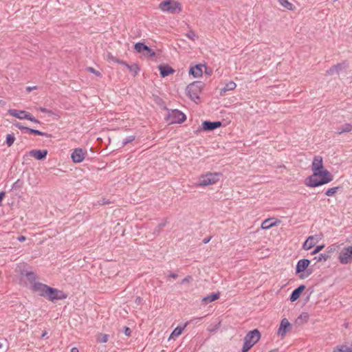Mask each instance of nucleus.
I'll return each instance as SVG.
<instances>
[{
  "mask_svg": "<svg viewBox=\"0 0 352 352\" xmlns=\"http://www.w3.org/2000/svg\"><path fill=\"white\" fill-rule=\"evenodd\" d=\"M332 180V175L324 168L318 171L313 172L312 175L305 179V184L308 187L314 188L328 184Z\"/></svg>",
  "mask_w": 352,
  "mask_h": 352,
  "instance_id": "obj_1",
  "label": "nucleus"
},
{
  "mask_svg": "<svg viewBox=\"0 0 352 352\" xmlns=\"http://www.w3.org/2000/svg\"><path fill=\"white\" fill-rule=\"evenodd\" d=\"M258 330L254 329L249 331L244 338V342L241 349L242 352H248L261 339Z\"/></svg>",
  "mask_w": 352,
  "mask_h": 352,
  "instance_id": "obj_2",
  "label": "nucleus"
},
{
  "mask_svg": "<svg viewBox=\"0 0 352 352\" xmlns=\"http://www.w3.org/2000/svg\"><path fill=\"white\" fill-rule=\"evenodd\" d=\"M159 8L164 12L169 14L179 13L182 6L179 2L173 0H164L159 4Z\"/></svg>",
  "mask_w": 352,
  "mask_h": 352,
  "instance_id": "obj_3",
  "label": "nucleus"
},
{
  "mask_svg": "<svg viewBox=\"0 0 352 352\" xmlns=\"http://www.w3.org/2000/svg\"><path fill=\"white\" fill-rule=\"evenodd\" d=\"M221 174L218 173H207L201 175L198 179V186H207L212 185L219 182Z\"/></svg>",
  "mask_w": 352,
  "mask_h": 352,
  "instance_id": "obj_4",
  "label": "nucleus"
},
{
  "mask_svg": "<svg viewBox=\"0 0 352 352\" xmlns=\"http://www.w3.org/2000/svg\"><path fill=\"white\" fill-rule=\"evenodd\" d=\"M8 113L19 120H28L36 124L40 123L30 112L24 110L10 109L8 110Z\"/></svg>",
  "mask_w": 352,
  "mask_h": 352,
  "instance_id": "obj_5",
  "label": "nucleus"
},
{
  "mask_svg": "<svg viewBox=\"0 0 352 352\" xmlns=\"http://www.w3.org/2000/svg\"><path fill=\"white\" fill-rule=\"evenodd\" d=\"M186 120V115L177 109L168 111L166 120L169 124H182Z\"/></svg>",
  "mask_w": 352,
  "mask_h": 352,
  "instance_id": "obj_6",
  "label": "nucleus"
},
{
  "mask_svg": "<svg viewBox=\"0 0 352 352\" xmlns=\"http://www.w3.org/2000/svg\"><path fill=\"white\" fill-rule=\"evenodd\" d=\"M338 258L341 264L347 265L352 263V245L344 247L340 251Z\"/></svg>",
  "mask_w": 352,
  "mask_h": 352,
  "instance_id": "obj_7",
  "label": "nucleus"
},
{
  "mask_svg": "<svg viewBox=\"0 0 352 352\" xmlns=\"http://www.w3.org/2000/svg\"><path fill=\"white\" fill-rule=\"evenodd\" d=\"M348 69L349 63L346 61H343L331 67L327 71V74L330 76L340 74L346 75Z\"/></svg>",
  "mask_w": 352,
  "mask_h": 352,
  "instance_id": "obj_8",
  "label": "nucleus"
},
{
  "mask_svg": "<svg viewBox=\"0 0 352 352\" xmlns=\"http://www.w3.org/2000/svg\"><path fill=\"white\" fill-rule=\"evenodd\" d=\"M323 239V234L318 233L314 235L309 236L307 238L302 244V249L305 250H309L314 248L318 243Z\"/></svg>",
  "mask_w": 352,
  "mask_h": 352,
  "instance_id": "obj_9",
  "label": "nucleus"
},
{
  "mask_svg": "<svg viewBox=\"0 0 352 352\" xmlns=\"http://www.w3.org/2000/svg\"><path fill=\"white\" fill-rule=\"evenodd\" d=\"M292 324L287 318H283L277 330V335L280 338H284L287 332L292 329Z\"/></svg>",
  "mask_w": 352,
  "mask_h": 352,
  "instance_id": "obj_10",
  "label": "nucleus"
},
{
  "mask_svg": "<svg viewBox=\"0 0 352 352\" xmlns=\"http://www.w3.org/2000/svg\"><path fill=\"white\" fill-rule=\"evenodd\" d=\"M87 155V151L81 148L74 149L71 153V159L74 163L79 164L82 162Z\"/></svg>",
  "mask_w": 352,
  "mask_h": 352,
  "instance_id": "obj_11",
  "label": "nucleus"
},
{
  "mask_svg": "<svg viewBox=\"0 0 352 352\" xmlns=\"http://www.w3.org/2000/svg\"><path fill=\"white\" fill-rule=\"evenodd\" d=\"M67 295L63 291L50 287L47 298L51 301L65 299Z\"/></svg>",
  "mask_w": 352,
  "mask_h": 352,
  "instance_id": "obj_12",
  "label": "nucleus"
},
{
  "mask_svg": "<svg viewBox=\"0 0 352 352\" xmlns=\"http://www.w3.org/2000/svg\"><path fill=\"white\" fill-rule=\"evenodd\" d=\"M49 286L47 285L41 283H36L33 285L32 288L33 290L38 294V295L43 296L47 298L48 291L50 289Z\"/></svg>",
  "mask_w": 352,
  "mask_h": 352,
  "instance_id": "obj_13",
  "label": "nucleus"
},
{
  "mask_svg": "<svg viewBox=\"0 0 352 352\" xmlns=\"http://www.w3.org/2000/svg\"><path fill=\"white\" fill-rule=\"evenodd\" d=\"M47 154V150H32L30 152L27 153L25 157H33L36 160H41L44 159Z\"/></svg>",
  "mask_w": 352,
  "mask_h": 352,
  "instance_id": "obj_14",
  "label": "nucleus"
},
{
  "mask_svg": "<svg viewBox=\"0 0 352 352\" xmlns=\"http://www.w3.org/2000/svg\"><path fill=\"white\" fill-rule=\"evenodd\" d=\"M323 160L321 156H315L311 164L312 173L324 168Z\"/></svg>",
  "mask_w": 352,
  "mask_h": 352,
  "instance_id": "obj_15",
  "label": "nucleus"
},
{
  "mask_svg": "<svg viewBox=\"0 0 352 352\" xmlns=\"http://www.w3.org/2000/svg\"><path fill=\"white\" fill-rule=\"evenodd\" d=\"M221 122L219 121L217 122H209V121H204L202 123V129L204 131H210L215 129H217L221 126Z\"/></svg>",
  "mask_w": 352,
  "mask_h": 352,
  "instance_id": "obj_16",
  "label": "nucleus"
},
{
  "mask_svg": "<svg viewBox=\"0 0 352 352\" xmlns=\"http://www.w3.org/2000/svg\"><path fill=\"white\" fill-rule=\"evenodd\" d=\"M310 264V261L308 259H300L298 261L296 267V273L300 274L303 272L307 267Z\"/></svg>",
  "mask_w": 352,
  "mask_h": 352,
  "instance_id": "obj_17",
  "label": "nucleus"
},
{
  "mask_svg": "<svg viewBox=\"0 0 352 352\" xmlns=\"http://www.w3.org/2000/svg\"><path fill=\"white\" fill-rule=\"evenodd\" d=\"M280 221L276 220L273 218H269L265 219L261 223V228L263 230H268L274 226H276L279 224Z\"/></svg>",
  "mask_w": 352,
  "mask_h": 352,
  "instance_id": "obj_18",
  "label": "nucleus"
},
{
  "mask_svg": "<svg viewBox=\"0 0 352 352\" xmlns=\"http://www.w3.org/2000/svg\"><path fill=\"white\" fill-rule=\"evenodd\" d=\"M203 67H204L205 69H207V68L202 65H196L193 67H191L189 70V74L192 75L195 78L201 76L203 74Z\"/></svg>",
  "mask_w": 352,
  "mask_h": 352,
  "instance_id": "obj_19",
  "label": "nucleus"
},
{
  "mask_svg": "<svg viewBox=\"0 0 352 352\" xmlns=\"http://www.w3.org/2000/svg\"><path fill=\"white\" fill-rule=\"evenodd\" d=\"M305 285H300L298 288L294 289L290 296V300L292 302L297 300L302 294V293L303 292V291L305 290Z\"/></svg>",
  "mask_w": 352,
  "mask_h": 352,
  "instance_id": "obj_20",
  "label": "nucleus"
},
{
  "mask_svg": "<svg viewBox=\"0 0 352 352\" xmlns=\"http://www.w3.org/2000/svg\"><path fill=\"white\" fill-rule=\"evenodd\" d=\"M188 322H186L185 324L183 327L178 326L171 333L168 338V340H170L172 339H175L176 338L179 337L182 333H183L184 330L188 325Z\"/></svg>",
  "mask_w": 352,
  "mask_h": 352,
  "instance_id": "obj_21",
  "label": "nucleus"
},
{
  "mask_svg": "<svg viewBox=\"0 0 352 352\" xmlns=\"http://www.w3.org/2000/svg\"><path fill=\"white\" fill-rule=\"evenodd\" d=\"M200 89H185V94L188 96L192 101L197 102L199 100V94Z\"/></svg>",
  "mask_w": 352,
  "mask_h": 352,
  "instance_id": "obj_22",
  "label": "nucleus"
},
{
  "mask_svg": "<svg viewBox=\"0 0 352 352\" xmlns=\"http://www.w3.org/2000/svg\"><path fill=\"white\" fill-rule=\"evenodd\" d=\"M159 69L160 72V75L162 77H166L168 76L170 74H173L175 72V70L168 65H160Z\"/></svg>",
  "mask_w": 352,
  "mask_h": 352,
  "instance_id": "obj_23",
  "label": "nucleus"
},
{
  "mask_svg": "<svg viewBox=\"0 0 352 352\" xmlns=\"http://www.w3.org/2000/svg\"><path fill=\"white\" fill-rule=\"evenodd\" d=\"M352 131V125L349 123H345L342 126H340L337 129V133L338 134H342L344 133H349Z\"/></svg>",
  "mask_w": 352,
  "mask_h": 352,
  "instance_id": "obj_24",
  "label": "nucleus"
},
{
  "mask_svg": "<svg viewBox=\"0 0 352 352\" xmlns=\"http://www.w3.org/2000/svg\"><path fill=\"white\" fill-rule=\"evenodd\" d=\"M219 298V294H211L206 297H204L203 299H202V301L205 303V304H208L209 302H213L216 300H217L218 298Z\"/></svg>",
  "mask_w": 352,
  "mask_h": 352,
  "instance_id": "obj_25",
  "label": "nucleus"
},
{
  "mask_svg": "<svg viewBox=\"0 0 352 352\" xmlns=\"http://www.w3.org/2000/svg\"><path fill=\"white\" fill-rule=\"evenodd\" d=\"M148 49V46L144 45L143 43H137L135 44V50L139 53H144Z\"/></svg>",
  "mask_w": 352,
  "mask_h": 352,
  "instance_id": "obj_26",
  "label": "nucleus"
},
{
  "mask_svg": "<svg viewBox=\"0 0 352 352\" xmlns=\"http://www.w3.org/2000/svg\"><path fill=\"white\" fill-rule=\"evenodd\" d=\"M351 348L347 345H340L334 349L333 352H351Z\"/></svg>",
  "mask_w": 352,
  "mask_h": 352,
  "instance_id": "obj_27",
  "label": "nucleus"
},
{
  "mask_svg": "<svg viewBox=\"0 0 352 352\" xmlns=\"http://www.w3.org/2000/svg\"><path fill=\"white\" fill-rule=\"evenodd\" d=\"M278 1L281 6L289 10H293L294 9V6L287 0H278Z\"/></svg>",
  "mask_w": 352,
  "mask_h": 352,
  "instance_id": "obj_28",
  "label": "nucleus"
},
{
  "mask_svg": "<svg viewBox=\"0 0 352 352\" xmlns=\"http://www.w3.org/2000/svg\"><path fill=\"white\" fill-rule=\"evenodd\" d=\"M16 138L13 133L8 134L6 135V144L8 147H10L14 142Z\"/></svg>",
  "mask_w": 352,
  "mask_h": 352,
  "instance_id": "obj_29",
  "label": "nucleus"
},
{
  "mask_svg": "<svg viewBox=\"0 0 352 352\" xmlns=\"http://www.w3.org/2000/svg\"><path fill=\"white\" fill-rule=\"evenodd\" d=\"M118 62L120 63L126 65V66L129 69V70L131 72H133L134 74H138V72L139 71V67H138L137 65L134 64V65H132L130 66L128 64L124 63L123 61H118Z\"/></svg>",
  "mask_w": 352,
  "mask_h": 352,
  "instance_id": "obj_30",
  "label": "nucleus"
},
{
  "mask_svg": "<svg viewBox=\"0 0 352 352\" xmlns=\"http://www.w3.org/2000/svg\"><path fill=\"white\" fill-rule=\"evenodd\" d=\"M97 341L101 343H105L108 341V335L100 333L97 337Z\"/></svg>",
  "mask_w": 352,
  "mask_h": 352,
  "instance_id": "obj_31",
  "label": "nucleus"
},
{
  "mask_svg": "<svg viewBox=\"0 0 352 352\" xmlns=\"http://www.w3.org/2000/svg\"><path fill=\"white\" fill-rule=\"evenodd\" d=\"M309 320V314L307 313H302L298 318V320L302 322H307Z\"/></svg>",
  "mask_w": 352,
  "mask_h": 352,
  "instance_id": "obj_32",
  "label": "nucleus"
},
{
  "mask_svg": "<svg viewBox=\"0 0 352 352\" xmlns=\"http://www.w3.org/2000/svg\"><path fill=\"white\" fill-rule=\"evenodd\" d=\"M338 189V187H333V188H329L326 191L325 194L327 196H329V197L332 196L337 192Z\"/></svg>",
  "mask_w": 352,
  "mask_h": 352,
  "instance_id": "obj_33",
  "label": "nucleus"
},
{
  "mask_svg": "<svg viewBox=\"0 0 352 352\" xmlns=\"http://www.w3.org/2000/svg\"><path fill=\"white\" fill-rule=\"evenodd\" d=\"M25 131H29L31 133H33V134H35V135H38L43 136V135H45L44 133H43V132H41L40 131H38V130H36V129H30V128H25Z\"/></svg>",
  "mask_w": 352,
  "mask_h": 352,
  "instance_id": "obj_34",
  "label": "nucleus"
},
{
  "mask_svg": "<svg viewBox=\"0 0 352 352\" xmlns=\"http://www.w3.org/2000/svg\"><path fill=\"white\" fill-rule=\"evenodd\" d=\"M143 55L149 57H153L155 56V52L152 49L148 47V49L146 50Z\"/></svg>",
  "mask_w": 352,
  "mask_h": 352,
  "instance_id": "obj_35",
  "label": "nucleus"
},
{
  "mask_svg": "<svg viewBox=\"0 0 352 352\" xmlns=\"http://www.w3.org/2000/svg\"><path fill=\"white\" fill-rule=\"evenodd\" d=\"M86 69L88 72L95 74L96 76H101V73L99 71L95 69L94 67H88L86 68Z\"/></svg>",
  "mask_w": 352,
  "mask_h": 352,
  "instance_id": "obj_36",
  "label": "nucleus"
},
{
  "mask_svg": "<svg viewBox=\"0 0 352 352\" xmlns=\"http://www.w3.org/2000/svg\"><path fill=\"white\" fill-rule=\"evenodd\" d=\"M324 248V245L322 244V245H317L315 249L313 250V252H311V254L312 255H315L316 254H318V252H320L323 248Z\"/></svg>",
  "mask_w": 352,
  "mask_h": 352,
  "instance_id": "obj_37",
  "label": "nucleus"
},
{
  "mask_svg": "<svg viewBox=\"0 0 352 352\" xmlns=\"http://www.w3.org/2000/svg\"><path fill=\"white\" fill-rule=\"evenodd\" d=\"M186 36H187L188 38H190V39H191V40H192V41H195V40L197 38V36L196 34H195V32H193V31H190V32H188L186 34Z\"/></svg>",
  "mask_w": 352,
  "mask_h": 352,
  "instance_id": "obj_38",
  "label": "nucleus"
},
{
  "mask_svg": "<svg viewBox=\"0 0 352 352\" xmlns=\"http://www.w3.org/2000/svg\"><path fill=\"white\" fill-rule=\"evenodd\" d=\"M329 256L327 254H320L316 258L318 261H327L329 259Z\"/></svg>",
  "mask_w": 352,
  "mask_h": 352,
  "instance_id": "obj_39",
  "label": "nucleus"
},
{
  "mask_svg": "<svg viewBox=\"0 0 352 352\" xmlns=\"http://www.w3.org/2000/svg\"><path fill=\"white\" fill-rule=\"evenodd\" d=\"M134 135H131L125 138L122 142L123 145H126V144L133 142L135 140Z\"/></svg>",
  "mask_w": 352,
  "mask_h": 352,
  "instance_id": "obj_40",
  "label": "nucleus"
},
{
  "mask_svg": "<svg viewBox=\"0 0 352 352\" xmlns=\"http://www.w3.org/2000/svg\"><path fill=\"white\" fill-rule=\"evenodd\" d=\"M39 109H40V111H42V112L47 113H49L50 115L55 116L57 118H59V116H58L56 115V114H55V113H54L52 111H50V110H48V109H45V108H42V107H41V108H40Z\"/></svg>",
  "mask_w": 352,
  "mask_h": 352,
  "instance_id": "obj_41",
  "label": "nucleus"
},
{
  "mask_svg": "<svg viewBox=\"0 0 352 352\" xmlns=\"http://www.w3.org/2000/svg\"><path fill=\"white\" fill-rule=\"evenodd\" d=\"M13 125L16 127L17 129H20V130H25V126H23L21 123L18 122H12Z\"/></svg>",
  "mask_w": 352,
  "mask_h": 352,
  "instance_id": "obj_42",
  "label": "nucleus"
},
{
  "mask_svg": "<svg viewBox=\"0 0 352 352\" xmlns=\"http://www.w3.org/2000/svg\"><path fill=\"white\" fill-rule=\"evenodd\" d=\"M235 87H236V84L232 81H230L229 83L227 84V88L232 89V88H235Z\"/></svg>",
  "mask_w": 352,
  "mask_h": 352,
  "instance_id": "obj_43",
  "label": "nucleus"
},
{
  "mask_svg": "<svg viewBox=\"0 0 352 352\" xmlns=\"http://www.w3.org/2000/svg\"><path fill=\"white\" fill-rule=\"evenodd\" d=\"M131 331L129 328L126 327L124 329V333L126 336H129L131 335Z\"/></svg>",
  "mask_w": 352,
  "mask_h": 352,
  "instance_id": "obj_44",
  "label": "nucleus"
},
{
  "mask_svg": "<svg viewBox=\"0 0 352 352\" xmlns=\"http://www.w3.org/2000/svg\"><path fill=\"white\" fill-rule=\"evenodd\" d=\"M190 280H191V277H190V276L186 277V278H184V279L182 280V284H184V283H188Z\"/></svg>",
  "mask_w": 352,
  "mask_h": 352,
  "instance_id": "obj_45",
  "label": "nucleus"
},
{
  "mask_svg": "<svg viewBox=\"0 0 352 352\" xmlns=\"http://www.w3.org/2000/svg\"><path fill=\"white\" fill-rule=\"evenodd\" d=\"M5 196V192H0V206L1 205V202H2V200L3 199Z\"/></svg>",
  "mask_w": 352,
  "mask_h": 352,
  "instance_id": "obj_46",
  "label": "nucleus"
},
{
  "mask_svg": "<svg viewBox=\"0 0 352 352\" xmlns=\"http://www.w3.org/2000/svg\"><path fill=\"white\" fill-rule=\"evenodd\" d=\"M18 240L21 242H23V241H25V237L24 236H21L18 238Z\"/></svg>",
  "mask_w": 352,
  "mask_h": 352,
  "instance_id": "obj_47",
  "label": "nucleus"
},
{
  "mask_svg": "<svg viewBox=\"0 0 352 352\" xmlns=\"http://www.w3.org/2000/svg\"><path fill=\"white\" fill-rule=\"evenodd\" d=\"M71 352H79V350L77 347H72L71 349Z\"/></svg>",
  "mask_w": 352,
  "mask_h": 352,
  "instance_id": "obj_48",
  "label": "nucleus"
},
{
  "mask_svg": "<svg viewBox=\"0 0 352 352\" xmlns=\"http://www.w3.org/2000/svg\"><path fill=\"white\" fill-rule=\"evenodd\" d=\"M268 352H280L278 349H272L270 350Z\"/></svg>",
  "mask_w": 352,
  "mask_h": 352,
  "instance_id": "obj_49",
  "label": "nucleus"
},
{
  "mask_svg": "<svg viewBox=\"0 0 352 352\" xmlns=\"http://www.w3.org/2000/svg\"><path fill=\"white\" fill-rule=\"evenodd\" d=\"M170 276H171L172 278H175L177 277V275H176V274H171V275H170Z\"/></svg>",
  "mask_w": 352,
  "mask_h": 352,
  "instance_id": "obj_50",
  "label": "nucleus"
},
{
  "mask_svg": "<svg viewBox=\"0 0 352 352\" xmlns=\"http://www.w3.org/2000/svg\"><path fill=\"white\" fill-rule=\"evenodd\" d=\"M28 276H33L34 274L32 273H28L27 274Z\"/></svg>",
  "mask_w": 352,
  "mask_h": 352,
  "instance_id": "obj_51",
  "label": "nucleus"
},
{
  "mask_svg": "<svg viewBox=\"0 0 352 352\" xmlns=\"http://www.w3.org/2000/svg\"><path fill=\"white\" fill-rule=\"evenodd\" d=\"M27 88H32V89H34V88H37L36 86H33V87H28Z\"/></svg>",
  "mask_w": 352,
  "mask_h": 352,
  "instance_id": "obj_52",
  "label": "nucleus"
},
{
  "mask_svg": "<svg viewBox=\"0 0 352 352\" xmlns=\"http://www.w3.org/2000/svg\"><path fill=\"white\" fill-rule=\"evenodd\" d=\"M46 335H47V333L45 332V333H43L42 337H45Z\"/></svg>",
  "mask_w": 352,
  "mask_h": 352,
  "instance_id": "obj_53",
  "label": "nucleus"
},
{
  "mask_svg": "<svg viewBox=\"0 0 352 352\" xmlns=\"http://www.w3.org/2000/svg\"><path fill=\"white\" fill-rule=\"evenodd\" d=\"M19 180L16 182H14V184H13V188L15 187V186L16 185V184L18 183Z\"/></svg>",
  "mask_w": 352,
  "mask_h": 352,
  "instance_id": "obj_54",
  "label": "nucleus"
},
{
  "mask_svg": "<svg viewBox=\"0 0 352 352\" xmlns=\"http://www.w3.org/2000/svg\"><path fill=\"white\" fill-rule=\"evenodd\" d=\"M3 346V344L1 342H0V349L2 348Z\"/></svg>",
  "mask_w": 352,
  "mask_h": 352,
  "instance_id": "obj_55",
  "label": "nucleus"
},
{
  "mask_svg": "<svg viewBox=\"0 0 352 352\" xmlns=\"http://www.w3.org/2000/svg\"><path fill=\"white\" fill-rule=\"evenodd\" d=\"M208 241V239H206L205 243H207Z\"/></svg>",
  "mask_w": 352,
  "mask_h": 352,
  "instance_id": "obj_56",
  "label": "nucleus"
}]
</instances>
